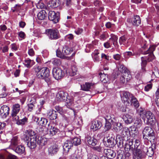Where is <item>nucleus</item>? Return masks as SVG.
<instances>
[{
  "label": "nucleus",
  "instance_id": "nucleus-1",
  "mask_svg": "<svg viewBox=\"0 0 159 159\" xmlns=\"http://www.w3.org/2000/svg\"><path fill=\"white\" fill-rule=\"evenodd\" d=\"M34 69L38 78L44 80L48 86L51 84L52 81L48 68L46 67L41 68L37 66L34 67Z\"/></svg>",
  "mask_w": 159,
  "mask_h": 159
},
{
  "label": "nucleus",
  "instance_id": "nucleus-2",
  "mask_svg": "<svg viewBox=\"0 0 159 159\" xmlns=\"http://www.w3.org/2000/svg\"><path fill=\"white\" fill-rule=\"evenodd\" d=\"M24 136V139L28 147L30 149L35 148L38 138L34 131L31 130H28Z\"/></svg>",
  "mask_w": 159,
  "mask_h": 159
},
{
  "label": "nucleus",
  "instance_id": "nucleus-3",
  "mask_svg": "<svg viewBox=\"0 0 159 159\" xmlns=\"http://www.w3.org/2000/svg\"><path fill=\"white\" fill-rule=\"evenodd\" d=\"M140 117L143 120L145 123L146 118H147L146 124L148 125L153 126L155 125L156 120L155 116L150 111L146 112L142 108L140 109Z\"/></svg>",
  "mask_w": 159,
  "mask_h": 159
},
{
  "label": "nucleus",
  "instance_id": "nucleus-4",
  "mask_svg": "<svg viewBox=\"0 0 159 159\" xmlns=\"http://www.w3.org/2000/svg\"><path fill=\"white\" fill-rule=\"evenodd\" d=\"M81 143L80 139L77 137L71 139L70 140L66 141L63 146L64 153H67L73 145L77 146L80 145Z\"/></svg>",
  "mask_w": 159,
  "mask_h": 159
},
{
  "label": "nucleus",
  "instance_id": "nucleus-5",
  "mask_svg": "<svg viewBox=\"0 0 159 159\" xmlns=\"http://www.w3.org/2000/svg\"><path fill=\"white\" fill-rule=\"evenodd\" d=\"M155 149L156 145L154 144H152L148 149L143 147L142 150H140V159H144L146 156V153L149 157H151L154 154Z\"/></svg>",
  "mask_w": 159,
  "mask_h": 159
},
{
  "label": "nucleus",
  "instance_id": "nucleus-6",
  "mask_svg": "<svg viewBox=\"0 0 159 159\" xmlns=\"http://www.w3.org/2000/svg\"><path fill=\"white\" fill-rule=\"evenodd\" d=\"M143 137L151 142H153L155 139V133L151 128L146 127L143 131Z\"/></svg>",
  "mask_w": 159,
  "mask_h": 159
},
{
  "label": "nucleus",
  "instance_id": "nucleus-7",
  "mask_svg": "<svg viewBox=\"0 0 159 159\" xmlns=\"http://www.w3.org/2000/svg\"><path fill=\"white\" fill-rule=\"evenodd\" d=\"M45 33L49 38L51 40H55L60 38L59 31L57 29L46 30Z\"/></svg>",
  "mask_w": 159,
  "mask_h": 159
},
{
  "label": "nucleus",
  "instance_id": "nucleus-8",
  "mask_svg": "<svg viewBox=\"0 0 159 159\" xmlns=\"http://www.w3.org/2000/svg\"><path fill=\"white\" fill-rule=\"evenodd\" d=\"M61 50L62 52L58 49L56 52L57 56L61 58H64L65 55H69L72 52L71 49L66 45L63 46Z\"/></svg>",
  "mask_w": 159,
  "mask_h": 159
},
{
  "label": "nucleus",
  "instance_id": "nucleus-9",
  "mask_svg": "<svg viewBox=\"0 0 159 159\" xmlns=\"http://www.w3.org/2000/svg\"><path fill=\"white\" fill-rule=\"evenodd\" d=\"M52 74L53 77L56 80H60L64 75V73L61 68L55 67L53 69Z\"/></svg>",
  "mask_w": 159,
  "mask_h": 159
},
{
  "label": "nucleus",
  "instance_id": "nucleus-10",
  "mask_svg": "<svg viewBox=\"0 0 159 159\" xmlns=\"http://www.w3.org/2000/svg\"><path fill=\"white\" fill-rule=\"evenodd\" d=\"M48 18L50 20L52 21L54 23H57L59 20V13L58 12L56 13L53 11H49Z\"/></svg>",
  "mask_w": 159,
  "mask_h": 159
},
{
  "label": "nucleus",
  "instance_id": "nucleus-11",
  "mask_svg": "<svg viewBox=\"0 0 159 159\" xmlns=\"http://www.w3.org/2000/svg\"><path fill=\"white\" fill-rule=\"evenodd\" d=\"M20 109V106L19 104L16 103L13 105L11 115L12 119L14 118L15 120L17 119L18 116L17 115L19 112Z\"/></svg>",
  "mask_w": 159,
  "mask_h": 159
},
{
  "label": "nucleus",
  "instance_id": "nucleus-12",
  "mask_svg": "<svg viewBox=\"0 0 159 159\" xmlns=\"http://www.w3.org/2000/svg\"><path fill=\"white\" fill-rule=\"evenodd\" d=\"M132 94L127 91H123L121 92V100L124 103L127 102L128 104H130L131 99L132 97Z\"/></svg>",
  "mask_w": 159,
  "mask_h": 159
},
{
  "label": "nucleus",
  "instance_id": "nucleus-13",
  "mask_svg": "<svg viewBox=\"0 0 159 159\" xmlns=\"http://www.w3.org/2000/svg\"><path fill=\"white\" fill-rule=\"evenodd\" d=\"M156 46L154 45H152L147 50V51H142V52L144 54H148V60L149 61H152L154 59L155 57L153 54V52L155 50Z\"/></svg>",
  "mask_w": 159,
  "mask_h": 159
},
{
  "label": "nucleus",
  "instance_id": "nucleus-14",
  "mask_svg": "<svg viewBox=\"0 0 159 159\" xmlns=\"http://www.w3.org/2000/svg\"><path fill=\"white\" fill-rule=\"evenodd\" d=\"M119 67L118 68V70L120 72L123 73L124 75L126 77L127 75L126 80L127 81L129 80L131 78V76L130 74L129 71L125 67L123 64H119Z\"/></svg>",
  "mask_w": 159,
  "mask_h": 159
},
{
  "label": "nucleus",
  "instance_id": "nucleus-15",
  "mask_svg": "<svg viewBox=\"0 0 159 159\" xmlns=\"http://www.w3.org/2000/svg\"><path fill=\"white\" fill-rule=\"evenodd\" d=\"M10 108L7 106L3 105L0 108V116L3 119L6 118L9 115Z\"/></svg>",
  "mask_w": 159,
  "mask_h": 159
},
{
  "label": "nucleus",
  "instance_id": "nucleus-16",
  "mask_svg": "<svg viewBox=\"0 0 159 159\" xmlns=\"http://www.w3.org/2000/svg\"><path fill=\"white\" fill-rule=\"evenodd\" d=\"M68 94L66 92L61 91L58 92L57 94L56 100L58 102L65 101L67 98Z\"/></svg>",
  "mask_w": 159,
  "mask_h": 159
},
{
  "label": "nucleus",
  "instance_id": "nucleus-17",
  "mask_svg": "<svg viewBox=\"0 0 159 159\" xmlns=\"http://www.w3.org/2000/svg\"><path fill=\"white\" fill-rule=\"evenodd\" d=\"M139 140H136L133 150V159H139Z\"/></svg>",
  "mask_w": 159,
  "mask_h": 159
},
{
  "label": "nucleus",
  "instance_id": "nucleus-18",
  "mask_svg": "<svg viewBox=\"0 0 159 159\" xmlns=\"http://www.w3.org/2000/svg\"><path fill=\"white\" fill-rule=\"evenodd\" d=\"M34 120L36 122L37 124L43 126H45L48 122L47 119L43 117H35Z\"/></svg>",
  "mask_w": 159,
  "mask_h": 159
},
{
  "label": "nucleus",
  "instance_id": "nucleus-19",
  "mask_svg": "<svg viewBox=\"0 0 159 159\" xmlns=\"http://www.w3.org/2000/svg\"><path fill=\"white\" fill-rule=\"evenodd\" d=\"M16 120H15L14 118H12L13 121L15 122L16 124L18 125H24L25 124L28 122V118L24 117L22 118L21 117H19L18 116V118Z\"/></svg>",
  "mask_w": 159,
  "mask_h": 159
},
{
  "label": "nucleus",
  "instance_id": "nucleus-20",
  "mask_svg": "<svg viewBox=\"0 0 159 159\" xmlns=\"http://www.w3.org/2000/svg\"><path fill=\"white\" fill-rule=\"evenodd\" d=\"M59 150L58 146L56 145H52L48 148V154L51 156H53L57 153Z\"/></svg>",
  "mask_w": 159,
  "mask_h": 159
},
{
  "label": "nucleus",
  "instance_id": "nucleus-21",
  "mask_svg": "<svg viewBox=\"0 0 159 159\" xmlns=\"http://www.w3.org/2000/svg\"><path fill=\"white\" fill-rule=\"evenodd\" d=\"M107 141H105L104 143V145L108 147H112L115 145V138L112 136L107 137Z\"/></svg>",
  "mask_w": 159,
  "mask_h": 159
},
{
  "label": "nucleus",
  "instance_id": "nucleus-22",
  "mask_svg": "<svg viewBox=\"0 0 159 159\" xmlns=\"http://www.w3.org/2000/svg\"><path fill=\"white\" fill-rule=\"evenodd\" d=\"M48 130L49 129V134L51 136H53L58 134L59 132V129L56 127L51 126H50V123L48 124Z\"/></svg>",
  "mask_w": 159,
  "mask_h": 159
},
{
  "label": "nucleus",
  "instance_id": "nucleus-23",
  "mask_svg": "<svg viewBox=\"0 0 159 159\" xmlns=\"http://www.w3.org/2000/svg\"><path fill=\"white\" fill-rule=\"evenodd\" d=\"M103 153L108 158H113L116 156V152L110 149H105L103 150Z\"/></svg>",
  "mask_w": 159,
  "mask_h": 159
},
{
  "label": "nucleus",
  "instance_id": "nucleus-24",
  "mask_svg": "<svg viewBox=\"0 0 159 159\" xmlns=\"http://www.w3.org/2000/svg\"><path fill=\"white\" fill-rule=\"evenodd\" d=\"M102 126L101 122L98 120H94L92 122L91 129L95 131L100 129Z\"/></svg>",
  "mask_w": 159,
  "mask_h": 159
},
{
  "label": "nucleus",
  "instance_id": "nucleus-25",
  "mask_svg": "<svg viewBox=\"0 0 159 159\" xmlns=\"http://www.w3.org/2000/svg\"><path fill=\"white\" fill-rule=\"evenodd\" d=\"M127 21V22L131 23L134 26H138L139 24V16L138 15L134 16L132 20L130 19H128Z\"/></svg>",
  "mask_w": 159,
  "mask_h": 159
},
{
  "label": "nucleus",
  "instance_id": "nucleus-26",
  "mask_svg": "<svg viewBox=\"0 0 159 159\" xmlns=\"http://www.w3.org/2000/svg\"><path fill=\"white\" fill-rule=\"evenodd\" d=\"M0 159H16V157L8 152L0 154Z\"/></svg>",
  "mask_w": 159,
  "mask_h": 159
},
{
  "label": "nucleus",
  "instance_id": "nucleus-27",
  "mask_svg": "<svg viewBox=\"0 0 159 159\" xmlns=\"http://www.w3.org/2000/svg\"><path fill=\"white\" fill-rule=\"evenodd\" d=\"M86 140L87 141L88 144L89 145L93 146H94L97 144L98 141L97 139L93 137H91L88 136L86 138Z\"/></svg>",
  "mask_w": 159,
  "mask_h": 159
},
{
  "label": "nucleus",
  "instance_id": "nucleus-28",
  "mask_svg": "<svg viewBox=\"0 0 159 159\" xmlns=\"http://www.w3.org/2000/svg\"><path fill=\"white\" fill-rule=\"evenodd\" d=\"M57 115L56 111L51 110L48 113L47 116L50 120H52L57 119Z\"/></svg>",
  "mask_w": 159,
  "mask_h": 159
},
{
  "label": "nucleus",
  "instance_id": "nucleus-29",
  "mask_svg": "<svg viewBox=\"0 0 159 159\" xmlns=\"http://www.w3.org/2000/svg\"><path fill=\"white\" fill-rule=\"evenodd\" d=\"M60 0H52L48 3V6L52 8H56L59 6Z\"/></svg>",
  "mask_w": 159,
  "mask_h": 159
},
{
  "label": "nucleus",
  "instance_id": "nucleus-30",
  "mask_svg": "<svg viewBox=\"0 0 159 159\" xmlns=\"http://www.w3.org/2000/svg\"><path fill=\"white\" fill-rule=\"evenodd\" d=\"M93 85L92 83L86 82L85 84L81 85V89L83 91H89Z\"/></svg>",
  "mask_w": 159,
  "mask_h": 159
},
{
  "label": "nucleus",
  "instance_id": "nucleus-31",
  "mask_svg": "<svg viewBox=\"0 0 159 159\" xmlns=\"http://www.w3.org/2000/svg\"><path fill=\"white\" fill-rule=\"evenodd\" d=\"M114 126L113 128L115 131L119 132L122 128V124L120 123L116 122L115 121L112 124Z\"/></svg>",
  "mask_w": 159,
  "mask_h": 159
},
{
  "label": "nucleus",
  "instance_id": "nucleus-32",
  "mask_svg": "<svg viewBox=\"0 0 159 159\" xmlns=\"http://www.w3.org/2000/svg\"><path fill=\"white\" fill-rule=\"evenodd\" d=\"M37 140V143L39 145L41 148L47 143L46 139L42 137H39Z\"/></svg>",
  "mask_w": 159,
  "mask_h": 159
},
{
  "label": "nucleus",
  "instance_id": "nucleus-33",
  "mask_svg": "<svg viewBox=\"0 0 159 159\" xmlns=\"http://www.w3.org/2000/svg\"><path fill=\"white\" fill-rule=\"evenodd\" d=\"M47 15V13L45 11L41 10L37 15L38 18L39 20H43L45 19Z\"/></svg>",
  "mask_w": 159,
  "mask_h": 159
},
{
  "label": "nucleus",
  "instance_id": "nucleus-34",
  "mask_svg": "<svg viewBox=\"0 0 159 159\" xmlns=\"http://www.w3.org/2000/svg\"><path fill=\"white\" fill-rule=\"evenodd\" d=\"M122 118L126 124H130L133 121L132 117L130 115L128 114L123 115Z\"/></svg>",
  "mask_w": 159,
  "mask_h": 159
},
{
  "label": "nucleus",
  "instance_id": "nucleus-35",
  "mask_svg": "<svg viewBox=\"0 0 159 159\" xmlns=\"http://www.w3.org/2000/svg\"><path fill=\"white\" fill-rule=\"evenodd\" d=\"M15 151L19 154H22L25 152V148L22 145L18 146L16 148Z\"/></svg>",
  "mask_w": 159,
  "mask_h": 159
},
{
  "label": "nucleus",
  "instance_id": "nucleus-36",
  "mask_svg": "<svg viewBox=\"0 0 159 159\" xmlns=\"http://www.w3.org/2000/svg\"><path fill=\"white\" fill-rule=\"evenodd\" d=\"M65 101L66 102V107L69 108L71 109L73 106V99L69 98V97L68 96L67 98Z\"/></svg>",
  "mask_w": 159,
  "mask_h": 159
},
{
  "label": "nucleus",
  "instance_id": "nucleus-37",
  "mask_svg": "<svg viewBox=\"0 0 159 159\" xmlns=\"http://www.w3.org/2000/svg\"><path fill=\"white\" fill-rule=\"evenodd\" d=\"M100 80L104 83H107L109 81V78L107 75L102 74V73H99Z\"/></svg>",
  "mask_w": 159,
  "mask_h": 159
},
{
  "label": "nucleus",
  "instance_id": "nucleus-38",
  "mask_svg": "<svg viewBox=\"0 0 159 159\" xmlns=\"http://www.w3.org/2000/svg\"><path fill=\"white\" fill-rule=\"evenodd\" d=\"M24 64L27 68H30L34 64V61L29 58H27L25 60Z\"/></svg>",
  "mask_w": 159,
  "mask_h": 159
},
{
  "label": "nucleus",
  "instance_id": "nucleus-39",
  "mask_svg": "<svg viewBox=\"0 0 159 159\" xmlns=\"http://www.w3.org/2000/svg\"><path fill=\"white\" fill-rule=\"evenodd\" d=\"M148 57H141V65L142 66H143L142 68V70H145V69L144 68V66H145L147 64V61L148 60V61H149L148 60Z\"/></svg>",
  "mask_w": 159,
  "mask_h": 159
},
{
  "label": "nucleus",
  "instance_id": "nucleus-40",
  "mask_svg": "<svg viewBox=\"0 0 159 159\" xmlns=\"http://www.w3.org/2000/svg\"><path fill=\"white\" fill-rule=\"evenodd\" d=\"M77 68L75 66H71L70 70L68 71L69 75L71 76H73L76 74Z\"/></svg>",
  "mask_w": 159,
  "mask_h": 159
},
{
  "label": "nucleus",
  "instance_id": "nucleus-41",
  "mask_svg": "<svg viewBox=\"0 0 159 159\" xmlns=\"http://www.w3.org/2000/svg\"><path fill=\"white\" fill-rule=\"evenodd\" d=\"M131 98V100H130V104H131L132 103L133 104L134 106L137 108H138L139 106V104L136 98L134 97L133 96V95L132 98Z\"/></svg>",
  "mask_w": 159,
  "mask_h": 159
},
{
  "label": "nucleus",
  "instance_id": "nucleus-42",
  "mask_svg": "<svg viewBox=\"0 0 159 159\" xmlns=\"http://www.w3.org/2000/svg\"><path fill=\"white\" fill-rule=\"evenodd\" d=\"M106 122H111L112 124L115 121V119L110 116V114L107 115L104 117Z\"/></svg>",
  "mask_w": 159,
  "mask_h": 159
},
{
  "label": "nucleus",
  "instance_id": "nucleus-43",
  "mask_svg": "<svg viewBox=\"0 0 159 159\" xmlns=\"http://www.w3.org/2000/svg\"><path fill=\"white\" fill-rule=\"evenodd\" d=\"M132 142L128 141L127 143L125 144V149L126 151L129 150L131 149V146L132 145Z\"/></svg>",
  "mask_w": 159,
  "mask_h": 159
},
{
  "label": "nucleus",
  "instance_id": "nucleus-44",
  "mask_svg": "<svg viewBox=\"0 0 159 159\" xmlns=\"http://www.w3.org/2000/svg\"><path fill=\"white\" fill-rule=\"evenodd\" d=\"M52 62L54 65L56 66L60 65L61 62L59 59L54 58L52 60Z\"/></svg>",
  "mask_w": 159,
  "mask_h": 159
},
{
  "label": "nucleus",
  "instance_id": "nucleus-45",
  "mask_svg": "<svg viewBox=\"0 0 159 159\" xmlns=\"http://www.w3.org/2000/svg\"><path fill=\"white\" fill-rule=\"evenodd\" d=\"M112 123L111 122H106L104 128L105 131H107L109 130L111 128Z\"/></svg>",
  "mask_w": 159,
  "mask_h": 159
},
{
  "label": "nucleus",
  "instance_id": "nucleus-46",
  "mask_svg": "<svg viewBox=\"0 0 159 159\" xmlns=\"http://www.w3.org/2000/svg\"><path fill=\"white\" fill-rule=\"evenodd\" d=\"M110 41H111L114 45L116 44L117 43L118 38L116 36L113 35L110 39Z\"/></svg>",
  "mask_w": 159,
  "mask_h": 159
},
{
  "label": "nucleus",
  "instance_id": "nucleus-47",
  "mask_svg": "<svg viewBox=\"0 0 159 159\" xmlns=\"http://www.w3.org/2000/svg\"><path fill=\"white\" fill-rule=\"evenodd\" d=\"M18 144L17 138L14 137L11 140V144L14 146H16Z\"/></svg>",
  "mask_w": 159,
  "mask_h": 159
},
{
  "label": "nucleus",
  "instance_id": "nucleus-48",
  "mask_svg": "<svg viewBox=\"0 0 159 159\" xmlns=\"http://www.w3.org/2000/svg\"><path fill=\"white\" fill-rule=\"evenodd\" d=\"M134 54H133L131 52H126L124 53L125 57L126 58H128L134 55Z\"/></svg>",
  "mask_w": 159,
  "mask_h": 159
},
{
  "label": "nucleus",
  "instance_id": "nucleus-49",
  "mask_svg": "<svg viewBox=\"0 0 159 159\" xmlns=\"http://www.w3.org/2000/svg\"><path fill=\"white\" fill-rule=\"evenodd\" d=\"M128 131L127 129H123L122 130V132L121 133V135L124 138L125 137H126L128 135Z\"/></svg>",
  "mask_w": 159,
  "mask_h": 159
},
{
  "label": "nucleus",
  "instance_id": "nucleus-50",
  "mask_svg": "<svg viewBox=\"0 0 159 159\" xmlns=\"http://www.w3.org/2000/svg\"><path fill=\"white\" fill-rule=\"evenodd\" d=\"M126 40V39L124 36H123L120 38L119 39V43L120 44H124V43L125 42Z\"/></svg>",
  "mask_w": 159,
  "mask_h": 159
},
{
  "label": "nucleus",
  "instance_id": "nucleus-51",
  "mask_svg": "<svg viewBox=\"0 0 159 159\" xmlns=\"http://www.w3.org/2000/svg\"><path fill=\"white\" fill-rule=\"evenodd\" d=\"M37 98V96L34 95L33 97H32L30 100V103L35 104L36 103V100Z\"/></svg>",
  "mask_w": 159,
  "mask_h": 159
},
{
  "label": "nucleus",
  "instance_id": "nucleus-52",
  "mask_svg": "<svg viewBox=\"0 0 159 159\" xmlns=\"http://www.w3.org/2000/svg\"><path fill=\"white\" fill-rule=\"evenodd\" d=\"M55 109L60 114L63 112V108L59 106H56L55 107Z\"/></svg>",
  "mask_w": 159,
  "mask_h": 159
},
{
  "label": "nucleus",
  "instance_id": "nucleus-53",
  "mask_svg": "<svg viewBox=\"0 0 159 159\" xmlns=\"http://www.w3.org/2000/svg\"><path fill=\"white\" fill-rule=\"evenodd\" d=\"M97 157V156L91 153H89L88 154V159H95Z\"/></svg>",
  "mask_w": 159,
  "mask_h": 159
},
{
  "label": "nucleus",
  "instance_id": "nucleus-54",
  "mask_svg": "<svg viewBox=\"0 0 159 159\" xmlns=\"http://www.w3.org/2000/svg\"><path fill=\"white\" fill-rule=\"evenodd\" d=\"M152 87V84H148L145 87V90L146 91H148L150 89H151Z\"/></svg>",
  "mask_w": 159,
  "mask_h": 159
},
{
  "label": "nucleus",
  "instance_id": "nucleus-55",
  "mask_svg": "<svg viewBox=\"0 0 159 159\" xmlns=\"http://www.w3.org/2000/svg\"><path fill=\"white\" fill-rule=\"evenodd\" d=\"M127 77V75H126V77L124 75V74H123V75L120 78V81L121 82L123 83H125V80L127 82L128 81L126 80V78Z\"/></svg>",
  "mask_w": 159,
  "mask_h": 159
},
{
  "label": "nucleus",
  "instance_id": "nucleus-56",
  "mask_svg": "<svg viewBox=\"0 0 159 159\" xmlns=\"http://www.w3.org/2000/svg\"><path fill=\"white\" fill-rule=\"evenodd\" d=\"M113 57L114 59L117 61H119L121 57V56L120 54H117L113 55Z\"/></svg>",
  "mask_w": 159,
  "mask_h": 159
},
{
  "label": "nucleus",
  "instance_id": "nucleus-57",
  "mask_svg": "<svg viewBox=\"0 0 159 159\" xmlns=\"http://www.w3.org/2000/svg\"><path fill=\"white\" fill-rule=\"evenodd\" d=\"M34 104L30 103L28 104V110L30 111H32L33 110V108L34 107Z\"/></svg>",
  "mask_w": 159,
  "mask_h": 159
},
{
  "label": "nucleus",
  "instance_id": "nucleus-58",
  "mask_svg": "<svg viewBox=\"0 0 159 159\" xmlns=\"http://www.w3.org/2000/svg\"><path fill=\"white\" fill-rule=\"evenodd\" d=\"M74 38L73 35L72 34H69L65 36V39H68L69 40L72 39Z\"/></svg>",
  "mask_w": 159,
  "mask_h": 159
},
{
  "label": "nucleus",
  "instance_id": "nucleus-59",
  "mask_svg": "<svg viewBox=\"0 0 159 159\" xmlns=\"http://www.w3.org/2000/svg\"><path fill=\"white\" fill-rule=\"evenodd\" d=\"M118 145L119 147L120 148L123 147L124 146V142L123 139H120V140L118 142Z\"/></svg>",
  "mask_w": 159,
  "mask_h": 159
},
{
  "label": "nucleus",
  "instance_id": "nucleus-60",
  "mask_svg": "<svg viewBox=\"0 0 159 159\" xmlns=\"http://www.w3.org/2000/svg\"><path fill=\"white\" fill-rule=\"evenodd\" d=\"M63 121L66 123L65 125L70 122L69 118L66 116L63 117Z\"/></svg>",
  "mask_w": 159,
  "mask_h": 159
},
{
  "label": "nucleus",
  "instance_id": "nucleus-61",
  "mask_svg": "<svg viewBox=\"0 0 159 159\" xmlns=\"http://www.w3.org/2000/svg\"><path fill=\"white\" fill-rule=\"evenodd\" d=\"M37 7L38 8H43L45 7V5L43 3L39 2L38 3Z\"/></svg>",
  "mask_w": 159,
  "mask_h": 159
},
{
  "label": "nucleus",
  "instance_id": "nucleus-62",
  "mask_svg": "<svg viewBox=\"0 0 159 159\" xmlns=\"http://www.w3.org/2000/svg\"><path fill=\"white\" fill-rule=\"evenodd\" d=\"M94 61L95 62H99L100 61V59L98 55L93 56L92 55Z\"/></svg>",
  "mask_w": 159,
  "mask_h": 159
},
{
  "label": "nucleus",
  "instance_id": "nucleus-63",
  "mask_svg": "<svg viewBox=\"0 0 159 159\" xmlns=\"http://www.w3.org/2000/svg\"><path fill=\"white\" fill-rule=\"evenodd\" d=\"M19 36L22 38H24L25 36V33L23 31H21L18 34Z\"/></svg>",
  "mask_w": 159,
  "mask_h": 159
},
{
  "label": "nucleus",
  "instance_id": "nucleus-64",
  "mask_svg": "<svg viewBox=\"0 0 159 159\" xmlns=\"http://www.w3.org/2000/svg\"><path fill=\"white\" fill-rule=\"evenodd\" d=\"M117 159H125V157L122 154L120 153L117 154Z\"/></svg>",
  "mask_w": 159,
  "mask_h": 159
}]
</instances>
